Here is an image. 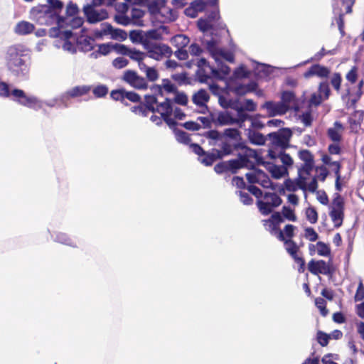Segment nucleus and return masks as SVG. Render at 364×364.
<instances>
[{
	"instance_id": "f257e3e1",
	"label": "nucleus",
	"mask_w": 364,
	"mask_h": 364,
	"mask_svg": "<svg viewBox=\"0 0 364 364\" xmlns=\"http://www.w3.org/2000/svg\"><path fill=\"white\" fill-rule=\"evenodd\" d=\"M292 132L289 128H281L277 132L267 136L270 141L268 156L271 161H261L262 165L274 178H280L288 175V168L292 167L294 160L285 150L289 147Z\"/></svg>"
},
{
	"instance_id": "f03ea898",
	"label": "nucleus",
	"mask_w": 364,
	"mask_h": 364,
	"mask_svg": "<svg viewBox=\"0 0 364 364\" xmlns=\"http://www.w3.org/2000/svg\"><path fill=\"white\" fill-rule=\"evenodd\" d=\"M27 49L22 44L9 46L4 54L5 65L10 73L18 78H26L30 72L31 63Z\"/></svg>"
},
{
	"instance_id": "7ed1b4c3",
	"label": "nucleus",
	"mask_w": 364,
	"mask_h": 364,
	"mask_svg": "<svg viewBox=\"0 0 364 364\" xmlns=\"http://www.w3.org/2000/svg\"><path fill=\"white\" fill-rule=\"evenodd\" d=\"M237 159L228 161L229 170L232 173H235L238 169L242 168H252L255 166L254 163L251 161L255 159L258 164L262 165L261 161H264L257 151L249 147L242 148V150L235 153Z\"/></svg>"
},
{
	"instance_id": "20e7f679",
	"label": "nucleus",
	"mask_w": 364,
	"mask_h": 364,
	"mask_svg": "<svg viewBox=\"0 0 364 364\" xmlns=\"http://www.w3.org/2000/svg\"><path fill=\"white\" fill-rule=\"evenodd\" d=\"M10 96L14 101L22 106L33 109L41 107L40 101L36 97L27 96L23 90L17 88L10 92L9 85L5 82H0V97L7 98Z\"/></svg>"
},
{
	"instance_id": "39448f33",
	"label": "nucleus",
	"mask_w": 364,
	"mask_h": 364,
	"mask_svg": "<svg viewBox=\"0 0 364 364\" xmlns=\"http://www.w3.org/2000/svg\"><path fill=\"white\" fill-rule=\"evenodd\" d=\"M30 15L31 18L40 25L49 26L55 21L60 25L65 21L64 16L58 15L55 11H53L52 7L46 4L33 7Z\"/></svg>"
},
{
	"instance_id": "423d86ee",
	"label": "nucleus",
	"mask_w": 364,
	"mask_h": 364,
	"mask_svg": "<svg viewBox=\"0 0 364 364\" xmlns=\"http://www.w3.org/2000/svg\"><path fill=\"white\" fill-rule=\"evenodd\" d=\"M142 43L146 50V57L154 60H161L163 58H169L173 54L171 48L165 43L149 40H144Z\"/></svg>"
},
{
	"instance_id": "0eeeda50",
	"label": "nucleus",
	"mask_w": 364,
	"mask_h": 364,
	"mask_svg": "<svg viewBox=\"0 0 364 364\" xmlns=\"http://www.w3.org/2000/svg\"><path fill=\"white\" fill-rule=\"evenodd\" d=\"M282 203V199L277 193L266 191L262 198L257 200L256 205L262 215H268Z\"/></svg>"
},
{
	"instance_id": "6e6552de",
	"label": "nucleus",
	"mask_w": 364,
	"mask_h": 364,
	"mask_svg": "<svg viewBox=\"0 0 364 364\" xmlns=\"http://www.w3.org/2000/svg\"><path fill=\"white\" fill-rule=\"evenodd\" d=\"M355 3V0H341V4L344 6V11L338 5L333 7V13L334 14L333 21H336L341 36H344L345 33V20L346 14H350L353 12V6Z\"/></svg>"
},
{
	"instance_id": "1a4fd4ad",
	"label": "nucleus",
	"mask_w": 364,
	"mask_h": 364,
	"mask_svg": "<svg viewBox=\"0 0 364 364\" xmlns=\"http://www.w3.org/2000/svg\"><path fill=\"white\" fill-rule=\"evenodd\" d=\"M307 268L314 275L323 274L332 277L336 272V268L331 259L326 262L323 259L315 260L312 259L309 262Z\"/></svg>"
},
{
	"instance_id": "9d476101",
	"label": "nucleus",
	"mask_w": 364,
	"mask_h": 364,
	"mask_svg": "<svg viewBox=\"0 0 364 364\" xmlns=\"http://www.w3.org/2000/svg\"><path fill=\"white\" fill-rule=\"evenodd\" d=\"M149 11L154 15L160 14L168 21H173L177 18L176 11L166 6L165 0H151L148 3Z\"/></svg>"
},
{
	"instance_id": "9b49d317",
	"label": "nucleus",
	"mask_w": 364,
	"mask_h": 364,
	"mask_svg": "<svg viewBox=\"0 0 364 364\" xmlns=\"http://www.w3.org/2000/svg\"><path fill=\"white\" fill-rule=\"evenodd\" d=\"M344 200L342 196L337 194L332 201V206L329 212L333 225L336 228H340L344 220Z\"/></svg>"
},
{
	"instance_id": "f8f14e48",
	"label": "nucleus",
	"mask_w": 364,
	"mask_h": 364,
	"mask_svg": "<svg viewBox=\"0 0 364 364\" xmlns=\"http://www.w3.org/2000/svg\"><path fill=\"white\" fill-rule=\"evenodd\" d=\"M121 80L138 90H145L149 87L146 78L139 75L136 71L133 70H125L121 77Z\"/></svg>"
},
{
	"instance_id": "ddd939ff",
	"label": "nucleus",
	"mask_w": 364,
	"mask_h": 364,
	"mask_svg": "<svg viewBox=\"0 0 364 364\" xmlns=\"http://www.w3.org/2000/svg\"><path fill=\"white\" fill-rule=\"evenodd\" d=\"M190 148L198 156L199 161L206 166H212L215 161L222 159L217 152V149H213L210 152L205 151L199 144H191Z\"/></svg>"
},
{
	"instance_id": "4468645a",
	"label": "nucleus",
	"mask_w": 364,
	"mask_h": 364,
	"mask_svg": "<svg viewBox=\"0 0 364 364\" xmlns=\"http://www.w3.org/2000/svg\"><path fill=\"white\" fill-rule=\"evenodd\" d=\"M298 156L304 164L298 168V172L309 176L311 172L314 168V156L313 154L307 149H301L298 152Z\"/></svg>"
},
{
	"instance_id": "2eb2a0df",
	"label": "nucleus",
	"mask_w": 364,
	"mask_h": 364,
	"mask_svg": "<svg viewBox=\"0 0 364 364\" xmlns=\"http://www.w3.org/2000/svg\"><path fill=\"white\" fill-rule=\"evenodd\" d=\"M94 6L87 4L83 7V12L88 23H96L108 18L109 15L106 9L97 10Z\"/></svg>"
},
{
	"instance_id": "dca6fc26",
	"label": "nucleus",
	"mask_w": 364,
	"mask_h": 364,
	"mask_svg": "<svg viewBox=\"0 0 364 364\" xmlns=\"http://www.w3.org/2000/svg\"><path fill=\"white\" fill-rule=\"evenodd\" d=\"M220 149H217L218 154L220 155V158L223 159L225 156L234 154L242 150V148H246L247 146L244 143H236L235 141H231L230 139H225L223 138L220 141Z\"/></svg>"
},
{
	"instance_id": "f3484780",
	"label": "nucleus",
	"mask_w": 364,
	"mask_h": 364,
	"mask_svg": "<svg viewBox=\"0 0 364 364\" xmlns=\"http://www.w3.org/2000/svg\"><path fill=\"white\" fill-rule=\"evenodd\" d=\"M111 35L112 38L120 41H124L127 38L126 31L119 28H113L109 23H102L101 29L95 32L96 37L100 38L105 35Z\"/></svg>"
},
{
	"instance_id": "a211bd4d",
	"label": "nucleus",
	"mask_w": 364,
	"mask_h": 364,
	"mask_svg": "<svg viewBox=\"0 0 364 364\" xmlns=\"http://www.w3.org/2000/svg\"><path fill=\"white\" fill-rule=\"evenodd\" d=\"M321 160L323 163L324 165H328L330 166H333V171L334 172L335 176H336V181H335V186L336 189L338 191H341L342 189V186L341 183V170L342 168V164L340 161H332L331 157L330 155L327 154H322Z\"/></svg>"
},
{
	"instance_id": "6ab92c4d",
	"label": "nucleus",
	"mask_w": 364,
	"mask_h": 364,
	"mask_svg": "<svg viewBox=\"0 0 364 364\" xmlns=\"http://www.w3.org/2000/svg\"><path fill=\"white\" fill-rule=\"evenodd\" d=\"M309 176L298 172V177L296 181L287 178L284 182V188L289 192H295L299 188L303 191L306 190V180Z\"/></svg>"
},
{
	"instance_id": "aec40b11",
	"label": "nucleus",
	"mask_w": 364,
	"mask_h": 364,
	"mask_svg": "<svg viewBox=\"0 0 364 364\" xmlns=\"http://www.w3.org/2000/svg\"><path fill=\"white\" fill-rule=\"evenodd\" d=\"M213 124L216 127L233 124L236 119L233 118L228 112H214L210 113Z\"/></svg>"
},
{
	"instance_id": "412c9836",
	"label": "nucleus",
	"mask_w": 364,
	"mask_h": 364,
	"mask_svg": "<svg viewBox=\"0 0 364 364\" xmlns=\"http://www.w3.org/2000/svg\"><path fill=\"white\" fill-rule=\"evenodd\" d=\"M210 100V95L205 89H200L192 96L193 102L198 107L202 108L201 112L204 113L208 109L207 103Z\"/></svg>"
},
{
	"instance_id": "4be33fe9",
	"label": "nucleus",
	"mask_w": 364,
	"mask_h": 364,
	"mask_svg": "<svg viewBox=\"0 0 364 364\" xmlns=\"http://www.w3.org/2000/svg\"><path fill=\"white\" fill-rule=\"evenodd\" d=\"M330 74V70L325 66L320 64H314L311 65L304 73V77L306 79L310 78L314 75L319 77H327Z\"/></svg>"
},
{
	"instance_id": "5701e85b",
	"label": "nucleus",
	"mask_w": 364,
	"mask_h": 364,
	"mask_svg": "<svg viewBox=\"0 0 364 364\" xmlns=\"http://www.w3.org/2000/svg\"><path fill=\"white\" fill-rule=\"evenodd\" d=\"M208 68L210 70L213 77L220 80L225 78L230 73L229 66L222 62L218 63V68H214L210 65H208Z\"/></svg>"
},
{
	"instance_id": "b1692460",
	"label": "nucleus",
	"mask_w": 364,
	"mask_h": 364,
	"mask_svg": "<svg viewBox=\"0 0 364 364\" xmlns=\"http://www.w3.org/2000/svg\"><path fill=\"white\" fill-rule=\"evenodd\" d=\"M263 225L266 230L272 235H275L279 240H284L283 231L280 230L279 225L269 219L262 220Z\"/></svg>"
},
{
	"instance_id": "393cba45",
	"label": "nucleus",
	"mask_w": 364,
	"mask_h": 364,
	"mask_svg": "<svg viewBox=\"0 0 364 364\" xmlns=\"http://www.w3.org/2000/svg\"><path fill=\"white\" fill-rule=\"evenodd\" d=\"M139 70L145 74L147 82H155L159 78V73L154 67H149L146 63H141Z\"/></svg>"
},
{
	"instance_id": "a878e982",
	"label": "nucleus",
	"mask_w": 364,
	"mask_h": 364,
	"mask_svg": "<svg viewBox=\"0 0 364 364\" xmlns=\"http://www.w3.org/2000/svg\"><path fill=\"white\" fill-rule=\"evenodd\" d=\"M343 129L342 124L339 122L334 123V127H331L327 130V135L328 138L333 142L340 143L342 139L341 130Z\"/></svg>"
},
{
	"instance_id": "bb28decb",
	"label": "nucleus",
	"mask_w": 364,
	"mask_h": 364,
	"mask_svg": "<svg viewBox=\"0 0 364 364\" xmlns=\"http://www.w3.org/2000/svg\"><path fill=\"white\" fill-rule=\"evenodd\" d=\"M155 112L159 113L161 117L166 115H171L173 112L171 100L166 98L164 102L157 104L155 108Z\"/></svg>"
},
{
	"instance_id": "cd10ccee",
	"label": "nucleus",
	"mask_w": 364,
	"mask_h": 364,
	"mask_svg": "<svg viewBox=\"0 0 364 364\" xmlns=\"http://www.w3.org/2000/svg\"><path fill=\"white\" fill-rule=\"evenodd\" d=\"M34 29L35 26L33 23L26 21H22L16 24L14 31L18 35L23 36L33 33Z\"/></svg>"
},
{
	"instance_id": "c85d7f7f",
	"label": "nucleus",
	"mask_w": 364,
	"mask_h": 364,
	"mask_svg": "<svg viewBox=\"0 0 364 364\" xmlns=\"http://www.w3.org/2000/svg\"><path fill=\"white\" fill-rule=\"evenodd\" d=\"M284 242V248L287 252L293 257L294 256L301 254L299 246L296 243L295 241L290 239H287L284 237V240H281Z\"/></svg>"
},
{
	"instance_id": "c756f323",
	"label": "nucleus",
	"mask_w": 364,
	"mask_h": 364,
	"mask_svg": "<svg viewBox=\"0 0 364 364\" xmlns=\"http://www.w3.org/2000/svg\"><path fill=\"white\" fill-rule=\"evenodd\" d=\"M223 138L225 139H230L231 141H235L236 143H242L241 133L235 128H228L223 132Z\"/></svg>"
},
{
	"instance_id": "7c9ffc66",
	"label": "nucleus",
	"mask_w": 364,
	"mask_h": 364,
	"mask_svg": "<svg viewBox=\"0 0 364 364\" xmlns=\"http://www.w3.org/2000/svg\"><path fill=\"white\" fill-rule=\"evenodd\" d=\"M171 43L173 46L178 48H186L190 43V39L185 35H176L171 38Z\"/></svg>"
},
{
	"instance_id": "2f4dec72",
	"label": "nucleus",
	"mask_w": 364,
	"mask_h": 364,
	"mask_svg": "<svg viewBox=\"0 0 364 364\" xmlns=\"http://www.w3.org/2000/svg\"><path fill=\"white\" fill-rule=\"evenodd\" d=\"M264 106L267 109L272 110L274 114H284V113H286V112L288 110V109L289 107V105H285L284 103L274 104V102H272L271 101L266 102Z\"/></svg>"
},
{
	"instance_id": "473e14b6",
	"label": "nucleus",
	"mask_w": 364,
	"mask_h": 364,
	"mask_svg": "<svg viewBox=\"0 0 364 364\" xmlns=\"http://www.w3.org/2000/svg\"><path fill=\"white\" fill-rule=\"evenodd\" d=\"M173 132H174L175 137H176V140L179 143H181V144H183L186 145H189V146L192 144V143H191V139L190 137V135L187 132H186L183 130L178 129L177 128L174 129Z\"/></svg>"
},
{
	"instance_id": "72a5a7b5",
	"label": "nucleus",
	"mask_w": 364,
	"mask_h": 364,
	"mask_svg": "<svg viewBox=\"0 0 364 364\" xmlns=\"http://www.w3.org/2000/svg\"><path fill=\"white\" fill-rule=\"evenodd\" d=\"M90 91V86H76L68 91L67 94L71 97H80L87 94Z\"/></svg>"
},
{
	"instance_id": "f704fd0d",
	"label": "nucleus",
	"mask_w": 364,
	"mask_h": 364,
	"mask_svg": "<svg viewBox=\"0 0 364 364\" xmlns=\"http://www.w3.org/2000/svg\"><path fill=\"white\" fill-rule=\"evenodd\" d=\"M50 36L53 37H59L65 41L68 40L73 36L71 31H60L59 28H53L50 30Z\"/></svg>"
},
{
	"instance_id": "c9c22d12",
	"label": "nucleus",
	"mask_w": 364,
	"mask_h": 364,
	"mask_svg": "<svg viewBox=\"0 0 364 364\" xmlns=\"http://www.w3.org/2000/svg\"><path fill=\"white\" fill-rule=\"evenodd\" d=\"M128 56L133 60H135L138 63V66L141 63H144V60L146 57V53L137 50L136 49H130Z\"/></svg>"
},
{
	"instance_id": "e433bc0d",
	"label": "nucleus",
	"mask_w": 364,
	"mask_h": 364,
	"mask_svg": "<svg viewBox=\"0 0 364 364\" xmlns=\"http://www.w3.org/2000/svg\"><path fill=\"white\" fill-rule=\"evenodd\" d=\"M305 215L306 220L311 224H315L317 223L318 219V214L316 209L313 206H309L305 210Z\"/></svg>"
},
{
	"instance_id": "4c0bfd02",
	"label": "nucleus",
	"mask_w": 364,
	"mask_h": 364,
	"mask_svg": "<svg viewBox=\"0 0 364 364\" xmlns=\"http://www.w3.org/2000/svg\"><path fill=\"white\" fill-rule=\"evenodd\" d=\"M124 93H125L124 89L113 90L110 92V97L113 100L119 101L124 105L128 106L129 104L125 101Z\"/></svg>"
},
{
	"instance_id": "58836bf2",
	"label": "nucleus",
	"mask_w": 364,
	"mask_h": 364,
	"mask_svg": "<svg viewBox=\"0 0 364 364\" xmlns=\"http://www.w3.org/2000/svg\"><path fill=\"white\" fill-rule=\"evenodd\" d=\"M203 136L206 137L207 139H210L212 140L215 141V142L212 143L210 142V145L215 146L216 145L217 141H220L221 139H223V133H220L218 130L213 129L206 132Z\"/></svg>"
},
{
	"instance_id": "ea45409f",
	"label": "nucleus",
	"mask_w": 364,
	"mask_h": 364,
	"mask_svg": "<svg viewBox=\"0 0 364 364\" xmlns=\"http://www.w3.org/2000/svg\"><path fill=\"white\" fill-rule=\"evenodd\" d=\"M282 213L284 219L291 222H296L297 220V217L295 214L294 210L289 206H283Z\"/></svg>"
},
{
	"instance_id": "a19ab883",
	"label": "nucleus",
	"mask_w": 364,
	"mask_h": 364,
	"mask_svg": "<svg viewBox=\"0 0 364 364\" xmlns=\"http://www.w3.org/2000/svg\"><path fill=\"white\" fill-rule=\"evenodd\" d=\"M198 28L203 31L206 32L210 30H213L215 27V24L211 23L210 20L207 18L203 19L200 18L197 23Z\"/></svg>"
},
{
	"instance_id": "79ce46f5",
	"label": "nucleus",
	"mask_w": 364,
	"mask_h": 364,
	"mask_svg": "<svg viewBox=\"0 0 364 364\" xmlns=\"http://www.w3.org/2000/svg\"><path fill=\"white\" fill-rule=\"evenodd\" d=\"M317 253L320 256L328 257L331 255V248L328 245L318 241L316 243Z\"/></svg>"
},
{
	"instance_id": "37998d69",
	"label": "nucleus",
	"mask_w": 364,
	"mask_h": 364,
	"mask_svg": "<svg viewBox=\"0 0 364 364\" xmlns=\"http://www.w3.org/2000/svg\"><path fill=\"white\" fill-rule=\"evenodd\" d=\"M155 105H157V100L156 96L154 95H146L145 96V103L144 104L146 106L148 112H155Z\"/></svg>"
},
{
	"instance_id": "c03bdc74",
	"label": "nucleus",
	"mask_w": 364,
	"mask_h": 364,
	"mask_svg": "<svg viewBox=\"0 0 364 364\" xmlns=\"http://www.w3.org/2000/svg\"><path fill=\"white\" fill-rule=\"evenodd\" d=\"M197 76L201 82H207L208 80L213 77L210 70L206 68H199L197 71Z\"/></svg>"
},
{
	"instance_id": "a18cd8bd",
	"label": "nucleus",
	"mask_w": 364,
	"mask_h": 364,
	"mask_svg": "<svg viewBox=\"0 0 364 364\" xmlns=\"http://www.w3.org/2000/svg\"><path fill=\"white\" fill-rule=\"evenodd\" d=\"M65 18V21L68 26H70L72 28L75 29L81 27L84 23V19L80 16H73V18L68 22L67 17Z\"/></svg>"
},
{
	"instance_id": "49530a36",
	"label": "nucleus",
	"mask_w": 364,
	"mask_h": 364,
	"mask_svg": "<svg viewBox=\"0 0 364 364\" xmlns=\"http://www.w3.org/2000/svg\"><path fill=\"white\" fill-rule=\"evenodd\" d=\"M233 108L237 112V119H236V123H242L250 117L249 114L245 112L247 110L243 107L236 105L233 107Z\"/></svg>"
},
{
	"instance_id": "de8ad7c7",
	"label": "nucleus",
	"mask_w": 364,
	"mask_h": 364,
	"mask_svg": "<svg viewBox=\"0 0 364 364\" xmlns=\"http://www.w3.org/2000/svg\"><path fill=\"white\" fill-rule=\"evenodd\" d=\"M316 339L318 343L322 347H325L328 344L329 340L331 339V335L321 331H318L316 334Z\"/></svg>"
},
{
	"instance_id": "09e8293b",
	"label": "nucleus",
	"mask_w": 364,
	"mask_h": 364,
	"mask_svg": "<svg viewBox=\"0 0 364 364\" xmlns=\"http://www.w3.org/2000/svg\"><path fill=\"white\" fill-rule=\"evenodd\" d=\"M315 304L316 307L320 310L321 314L323 316H326L328 311L326 308V301L324 299L321 297H317L315 299Z\"/></svg>"
},
{
	"instance_id": "8fccbe9b",
	"label": "nucleus",
	"mask_w": 364,
	"mask_h": 364,
	"mask_svg": "<svg viewBox=\"0 0 364 364\" xmlns=\"http://www.w3.org/2000/svg\"><path fill=\"white\" fill-rule=\"evenodd\" d=\"M92 92L97 98L104 97L108 93V87L105 85H100L93 89Z\"/></svg>"
},
{
	"instance_id": "3c124183",
	"label": "nucleus",
	"mask_w": 364,
	"mask_h": 364,
	"mask_svg": "<svg viewBox=\"0 0 364 364\" xmlns=\"http://www.w3.org/2000/svg\"><path fill=\"white\" fill-rule=\"evenodd\" d=\"M342 82V77L339 73H335L333 74L331 79V85L337 91L339 92L341 90Z\"/></svg>"
},
{
	"instance_id": "603ef678",
	"label": "nucleus",
	"mask_w": 364,
	"mask_h": 364,
	"mask_svg": "<svg viewBox=\"0 0 364 364\" xmlns=\"http://www.w3.org/2000/svg\"><path fill=\"white\" fill-rule=\"evenodd\" d=\"M257 87V84L255 82H250L246 85L240 86L237 88V91L240 94H245L255 91Z\"/></svg>"
},
{
	"instance_id": "864d4df0",
	"label": "nucleus",
	"mask_w": 364,
	"mask_h": 364,
	"mask_svg": "<svg viewBox=\"0 0 364 364\" xmlns=\"http://www.w3.org/2000/svg\"><path fill=\"white\" fill-rule=\"evenodd\" d=\"M316 171L318 173V175L316 176L317 179H318L321 181H325L329 173V171L328 168L326 167V166L321 165L319 166H316Z\"/></svg>"
},
{
	"instance_id": "5fc2aeb1",
	"label": "nucleus",
	"mask_w": 364,
	"mask_h": 364,
	"mask_svg": "<svg viewBox=\"0 0 364 364\" xmlns=\"http://www.w3.org/2000/svg\"><path fill=\"white\" fill-rule=\"evenodd\" d=\"M145 40H161L162 34L157 29H151L145 33Z\"/></svg>"
},
{
	"instance_id": "6e6d98bb",
	"label": "nucleus",
	"mask_w": 364,
	"mask_h": 364,
	"mask_svg": "<svg viewBox=\"0 0 364 364\" xmlns=\"http://www.w3.org/2000/svg\"><path fill=\"white\" fill-rule=\"evenodd\" d=\"M79 12L78 7L76 4L70 1L66 6V16L73 17L77 15Z\"/></svg>"
},
{
	"instance_id": "4d7b16f0",
	"label": "nucleus",
	"mask_w": 364,
	"mask_h": 364,
	"mask_svg": "<svg viewBox=\"0 0 364 364\" xmlns=\"http://www.w3.org/2000/svg\"><path fill=\"white\" fill-rule=\"evenodd\" d=\"M294 261L298 264V271L299 273H304L306 270L305 259L299 254L291 257Z\"/></svg>"
},
{
	"instance_id": "13d9d810",
	"label": "nucleus",
	"mask_w": 364,
	"mask_h": 364,
	"mask_svg": "<svg viewBox=\"0 0 364 364\" xmlns=\"http://www.w3.org/2000/svg\"><path fill=\"white\" fill-rule=\"evenodd\" d=\"M112 50H114V44L111 43H102L98 46V52L103 55H108Z\"/></svg>"
},
{
	"instance_id": "bf43d9fd",
	"label": "nucleus",
	"mask_w": 364,
	"mask_h": 364,
	"mask_svg": "<svg viewBox=\"0 0 364 364\" xmlns=\"http://www.w3.org/2000/svg\"><path fill=\"white\" fill-rule=\"evenodd\" d=\"M296 226L291 224H287L284 226L283 231L284 237L287 239L292 240L294 236Z\"/></svg>"
},
{
	"instance_id": "052dcab7",
	"label": "nucleus",
	"mask_w": 364,
	"mask_h": 364,
	"mask_svg": "<svg viewBox=\"0 0 364 364\" xmlns=\"http://www.w3.org/2000/svg\"><path fill=\"white\" fill-rule=\"evenodd\" d=\"M124 96H125L124 97L125 100H128L130 102H134V103L141 102L140 95L134 91H126L125 90Z\"/></svg>"
},
{
	"instance_id": "680f3d73",
	"label": "nucleus",
	"mask_w": 364,
	"mask_h": 364,
	"mask_svg": "<svg viewBox=\"0 0 364 364\" xmlns=\"http://www.w3.org/2000/svg\"><path fill=\"white\" fill-rule=\"evenodd\" d=\"M115 21L121 25L127 26L131 23V18L125 15V14H118L114 16Z\"/></svg>"
},
{
	"instance_id": "e2e57ef3",
	"label": "nucleus",
	"mask_w": 364,
	"mask_h": 364,
	"mask_svg": "<svg viewBox=\"0 0 364 364\" xmlns=\"http://www.w3.org/2000/svg\"><path fill=\"white\" fill-rule=\"evenodd\" d=\"M305 232V237L308 239L311 242H315L318 238V233L315 231L313 228L309 227L306 228L304 230Z\"/></svg>"
},
{
	"instance_id": "0e129e2a",
	"label": "nucleus",
	"mask_w": 364,
	"mask_h": 364,
	"mask_svg": "<svg viewBox=\"0 0 364 364\" xmlns=\"http://www.w3.org/2000/svg\"><path fill=\"white\" fill-rule=\"evenodd\" d=\"M128 64L129 60L123 57H118L112 61V65L117 69H122Z\"/></svg>"
},
{
	"instance_id": "69168bd1",
	"label": "nucleus",
	"mask_w": 364,
	"mask_h": 364,
	"mask_svg": "<svg viewBox=\"0 0 364 364\" xmlns=\"http://www.w3.org/2000/svg\"><path fill=\"white\" fill-rule=\"evenodd\" d=\"M364 299V285L362 280H360L355 294L354 296L355 301H360Z\"/></svg>"
},
{
	"instance_id": "338daca9",
	"label": "nucleus",
	"mask_w": 364,
	"mask_h": 364,
	"mask_svg": "<svg viewBox=\"0 0 364 364\" xmlns=\"http://www.w3.org/2000/svg\"><path fill=\"white\" fill-rule=\"evenodd\" d=\"M162 90L164 89L168 93L174 92L176 91V87L168 79L162 80Z\"/></svg>"
},
{
	"instance_id": "774afa93",
	"label": "nucleus",
	"mask_w": 364,
	"mask_h": 364,
	"mask_svg": "<svg viewBox=\"0 0 364 364\" xmlns=\"http://www.w3.org/2000/svg\"><path fill=\"white\" fill-rule=\"evenodd\" d=\"M295 100V95L291 91H284L282 95V100L285 105H289Z\"/></svg>"
}]
</instances>
